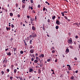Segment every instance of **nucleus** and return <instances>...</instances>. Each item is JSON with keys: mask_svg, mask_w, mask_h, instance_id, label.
Segmentation results:
<instances>
[{"mask_svg": "<svg viewBox=\"0 0 80 80\" xmlns=\"http://www.w3.org/2000/svg\"><path fill=\"white\" fill-rule=\"evenodd\" d=\"M68 43H69V44H72V43H73V42H72V40L71 39H69L68 40Z\"/></svg>", "mask_w": 80, "mask_h": 80, "instance_id": "f257e3e1", "label": "nucleus"}, {"mask_svg": "<svg viewBox=\"0 0 80 80\" xmlns=\"http://www.w3.org/2000/svg\"><path fill=\"white\" fill-rule=\"evenodd\" d=\"M32 37H37V34L35 33H32Z\"/></svg>", "mask_w": 80, "mask_h": 80, "instance_id": "f03ea898", "label": "nucleus"}, {"mask_svg": "<svg viewBox=\"0 0 80 80\" xmlns=\"http://www.w3.org/2000/svg\"><path fill=\"white\" fill-rule=\"evenodd\" d=\"M33 52H34V49H31L30 51V53H33Z\"/></svg>", "mask_w": 80, "mask_h": 80, "instance_id": "7ed1b4c3", "label": "nucleus"}, {"mask_svg": "<svg viewBox=\"0 0 80 80\" xmlns=\"http://www.w3.org/2000/svg\"><path fill=\"white\" fill-rule=\"evenodd\" d=\"M65 52L66 54H67V53H68L69 52V49H68V48L66 49L65 51Z\"/></svg>", "mask_w": 80, "mask_h": 80, "instance_id": "20e7f679", "label": "nucleus"}, {"mask_svg": "<svg viewBox=\"0 0 80 80\" xmlns=\"http://www.w3.org/2000/svg\"><path fill=\"white\" fill-rule=\"evenodd\" d=\"M8 60H4L3 62V63H7V62H8Z\"/></svg>", "mask_w": 80, "mask_h": 80, "instance_id": "39448f33", "label": "nucleus"}, {"mask_svg": "<svg viewBox=\"0 0 80 80\" xmlns=\"http://www.w3.org/2000/svg\"><path fill=\"white\" fill-rule=\"evenodd\" d=\"M56 23L58 25H60V22H59V21L58 20H57V21L56 22Z\"/></svg>", "mask_w": 80, "mask_h": 80, "instance_id": "423d86ee", "label": "nucleus"}, {"mask_svg": "<svg viewBox=\"0 0 80 80\" xmlns=\"http://www.w3.org/2000/svg\"><path fill=\"white\" fill-rule=\"evenodd\" d=\"M36 60H40V58H38V57H36Z\"/></svg>", "mask_w": 80, "mask_h": 80, "instance_id": "0eeeda50", "label": "nucleus"}, {"mask_svg": "<svg viewBox=\"0 0 80 80\" xmlns=\"http://www.w3.org/2000/svg\"><path fill=\"white\" fill-rule=\"evenodd\" d=\"M33 69L31 68L29 69V72H33Z\"/></svg>", "mask_w": 80, "mask_h": 80, "instance_id": "6e6552de", "label": "nucleus"}, {"mask_svg": "<svg viewBox=\"0 0 80 80\" xmlns=\"http://www.w3.org/2000/svg\"><path fill=\"white\" fill-rule=\"evenodd\" d=\"M33 20H34V19H31V23H33Z\"/></svg>", "mask_w": 80, "mask_h": 80, "instance_id": "1a4fd4ad", "label": "nucleus"}, {"mask_svg": "<svg viewBox=\"0 0 80 80\" xmlns=\"http://www.w3.org/2000/svg\"><path fill=\"white\" fill-rule=\"evenodd\" d=\"M32 29L33 30H35V28L34 26L32 27Z\"/></svg>", "mask_w": 80, "mask_h": 80, "instance_id": "9d476101", "label": "nucleus"}, {"mask_svg": "<svg viewBox=\"0 0 80 80\" xmlns=\"http://www.w3.org/2000/svg\"><path fill=\"white\" fill-rule=\"evenodd\" d=\"M13 15V13L11 12L10 13V16H11V17H12Z\"/></svg>", "mask_w": 80, "mask_h": 80, "instance_id": "9b49d317", "label": "nucleus"}, {"mask_svg": "<svg viewBox=\"0 0 80 80\" xmlns=\"http://www.w3.org/2000/svg\"><path fill=\"white\" fill-rule=\"evenodd\" d=\"M11 53H10V52H8L7 54V55H9V56H10V55H11Z\"/></svg>", "mask_w": 80, "mask_h": 80, "instance_id": "f8f14e48", "label": "nucleus"}, {"mask_svg": "<svg viewBox=\"0 0 80 80\" xmlns=\"http://www.w3.org/2000/svg\"><path fill=\"white\" fill-rule=\"evenodd\" d=\"M38 60H35L34 61V63H38Z\"/></svg>", "mask_w": 80, "mask_h": 80, "instance_id": "ddd939ff", "label": "nucleus"}, {"mask_svg": "<svg viewBox=\"0 0 80 80\" xmlns=\"http://www.w3.org/2000/svg\"><path fill=\"white\" fill-rule=\"evenodd\" d=\"M71 79V80H73L74 78H75L73 76H72L71 78H70Z\"/></svg>", "mask_w": 80, "mask_h": 80, "instance_id": "4468645a", "label": "nucleus"}, {"mask_svg": "<svg viewBox=\"0 0 80 80\" xmlns=\"http://www.w3.org/2000/svg\"><path fill=\"white\" fill-rule=\"evenodd\" d=\"M38 73H39L40 74V73H41V70H40V69H39L38 70Z\"/></svg>", "mask_w": 80, "mask_h": 80, "instance_id": "2eb2a0df", "label": "nucleus"}, {"mask_svg": "<svg viewBox=\"0 0 80 80\" xmlns=\"http://www.w3.org/2000/svg\"><path fill=\"white\" fill-rule=\"evenodd\" d=\"M17 69H14V73H16L17 72Z\"/></svg>", "mask_w": 80, "mask_h": 80, "instance_id": "dca6fc26", "label": "nucleus"}, {"mask_svg": "<svg viewBox=\"0 0 80 80\" xmlns=\"http://www.w3.org/2000/svg\"><path fill=\"white\" fill-rule=\"evenodd\" d=\"M55 18H56L55 16H54L52 17V19L53 20H54V19H55Z\"/></svg>", "mask_w": 80, "mask_h": 80, "instance_id": "f3484780", "label": "nucleus"}, {"mask_svg": "<svg viewBox=\"0 0 80 80\" xmlns=\"http://www.w3.org/2000/svg\"><path fill=\"white\" fill-rule=\"evenodd\" d=\"M68 69L69 70H72V68H71V67L70 66L68 68Z\"/></svg>", "mask_w": 80, "mask_h": 80, "instance_id": "a211bd4d", "label": "nucleus"}, {"mask_svg": "<svg viewBox=\"0 0 80 80\" xmlns=\"http://www.w3.org/2000/svg\"><path fill=\"white\" fill-rule=\"evenodd\" d=\"M10 80H13V77H10Z\"/></svg>", "mask_w": 80, "mask_h": 80, "instance_id": "6ab92c4d", "label": "nucleus"}, {"mask_svg": "<svg viewBox=\"0 0 80 80\" xmlns=\"http://www.w3.org/2000/svg\"><path fill=\"white\" fill-rule=\"evenodd\" d=\"M61 14H62V16H64V12H61Z\"/></svg>", "mask_w": 80, "mask_h": 80, "instance_id": "aec40b11", "label": "nucleus"}, {"mask_svg": "<svg viewBox=\"0 0 80 80\" xmlns=\"http://www.w3.org/2000/svg\"><path fill=\"white\" fill-rule=\"evenodd\" d=\"M14 52H16V51H17V48H14Z\"/></svg>", "mask_w": 80, "mask_h": 80, "instance_id": "412c9836", "label": "nucleus"}, {"mask_svg": "<svg viewBox=\"0 0 80 80\" xmlns=\"http://www.w3.org/2000/svg\"><path fill=\"white\" fill-rule=\"evenodd\" d=\"M1 73H2V75H3L4 74V72L3 71H1Z\"/></svg>", "mask_w": 80, "mask_h": 80, "instance_id": "4be33fe9", "label": "nucleus"}, {"mask_svg": "<svg viewBox=\"0 0 80 80\" xmlns=\"http://www.w3.org/2000/svg\"><path fill=\"white\" fill-rule=\"evenodd\" d=\"M20 53L21 54H23V51H20Z\"/></svg>", "mask_w": 80, "mask_h": 80, "instance_id": "5701e85b", "label": "nucleus"}, {"mask_svg": "<svg viewBox=\"0 0 80 80\" xmlns=\"http://www.w3.org/2000/svg\"><path fill=\"white\" fill-rule=\"evenodd\" d=\"M3 67L5 68L7 67V65H6V64H4L3 65Z\"/></svg>", "mask_w": 80, "mask_h": 80, "instance_id": "b1692460", "label": "nucleus"}, {"mask_svg": "<svg viewBox=\"0 0 80 80\" xmlns=\"http://www.w3.org/2000/svg\"><path fill=\"white\" fill-rule=\"evenodd\" d=\"M41 56L43 58V57H44V54H41Z\"/></svg>", "mask_w": 80, "mask_h": 80, "instance_id": "393cba45", "label": "nucleus"}, {"mask_svg": "<svg viewBox=\"0 0 80 80\" xmlns=\"http://www.w3.org/2000/svg\"><path fill=\"white\" fill-rule=\"evenodd\" d=\"M56 29H58V26H56Z\"/></svg>", "mask_w": 80, "mask_h": 80, "instance_id": "a878e982", "label": "nucleus"}, {"mask_svg": "<svg viewBox=\"0 0 80 80\" xmlns=\"http://www.w3.org/2000/svg\"><path fill=\"white\" fill-rule=\"evenodd\" d=\"M69 47L70 48H73V46H70Z\"/></svg>", "mask_w": 80, "mask_h": 80, "instance_id": "bb28decb", "label": "nucleus"}, {"mask_svg": "<svg viewBox=\"0 0 80 80\" xmlns=\"http://www.w3.org/2000/svg\"><path fill=\"white\" fill-rule=\"evenodd\" d=\"M37 15H38V16H40V12H38V13H37Z\"/></svg>", "mask_w": 80, "mask_h": 80, "instance_id": "cd10ccee", "label": "nucleus"}, {"mask_svg": "<svg viewBox=\"0 0 80 80\" xmlns=\"http://www.w3.org/2000/svg\"><path fill=\"white\" fill-rule=\"evenodd\" d=\"M55 50H52V53H55Z\"/></svg>", "mask_w": 80, "mask_h": 80, "instance_id": "c85d7f7f", "label": "nucleus"}, {"mask_svg": "<svg viewBox=\"0 0 80 80\" xmlns=\"http://www.w3.org/2000/svg\"><path fill=\"white\" fill-rule=\"evenodd\" d=\"M64 18H65L66 20H67V19H68V18H67V16H64Z\"/></svg>", "mask_w": 80, "mask_h": 80, "instance_id": "c756f323", "label": "nucleus"}, {"mask_svg": "<svg viewBox=\"0 0 80 80\" xmlns=\"http://www.w3.org/2000/svg\"><path fill=\"white\" fill-rule=\"evenodd\" d=\"M19 78H20V80H23V79H22V77H19Z\"/></svg>", "mask_w": 80, "mask_h": 80, "instance_id": "7c9ffc66", "label": "nucleus"}, {"mask_svg": "<svg viewBox=\"0 0 80 80\" xmlns=\"http://www.w3.org/2000/svg\"><path fill=\"white\" fill-rule=\"evenodd\" d=\"M11 27H12V28H13V27H14V25H13V24H12L11 25Z\"/></svg>", "mask_w": 80, "mask_h": 80, "instance_id": "2f4dec72", "label": "nucleus"}, {"mask_svg": "<svg viewBox=\"0 0 80 80\" xmlns=\"http://www.w3.org/2000/svg\"><path fill=\"white\" fill-rule=\"evenodd\" d=\"M25 7V5L22 6V8H24Z\"/></svg>", "mask_w": 80, "mask_h": 80, "instance_id": "473e14b6", "label": "nucleus"}, {"mask_svg": "<svg viewBox=\"0 0 80 80\" xmlns=\"http://www.w3.org/2000/svg\"><path fill=\"white\" fill-rule=\"evenodd\" d=\"M33 48V46H31L30 47V48H31H31Z\"/></svg>", "mask_w": 80, "mask_h": 80, "instance_id": "72a5a7b5", "label": "nucleus"}, {"mask_svg": "<svg viewBox=\"0 0 80 80\" xmlns=\"http://www.w3.org/2000/svg\"><path fill=\"white\" fill-rule=\"evenodd\" d=\"M34 60V59H33V58H31V61H33Z\"/></svg>", "mask_w": 80, "mask_h": 80, "instance_id": "f704fd0d", "label": "nucleus"}, {"mask_svg": "<svg viewBox=\"0 0 80 80\" xmlns=\"http://www.w3.org/2000/svg\"><path fill=\"white\" fill-rule=\"evenodd\" d=\"M42 29H43V30H44V31H45V28L43 27H42Z\"/></svg>", "mask_w": 80, "mask_h": 80, "instance_id": "c9c22d12", "label": "nucleus"}, {"mask_svg": "<svg viewBox=\"0 0 80 80\" xmlns=\"http://www.w3.org/2000/svg\"><path fill=\"white\" fill-rule=\"evenodd\" d=\"M9 71H10V70H9V69H7V72H9Z\"/></svg>", "mask_w": 80, "mask_h": 80, "instance_id": "e433bc0d", "label": "nucleus"}, {"mask_svg": "<svg viewBox=\"0 0 80 80\" xmlns=\"http://www.w3.org/2000/svg\"><path fill=\"white\" fill-rule=\"evenodd\" d=\"M50 22V19H48V22L49 23Z\"/></svg>", "mask_w": 80, "mask_h": 80, "instance_id": "4c0bfd02", "label": "nucleus"}, {"mask_svg": "<svg viewBox=\"0 0 80 80\" xmlns=\"http://www.w3.org/2000/svg\"><path fill=\"white\" fill-rule=\"evenodd\" d=\"M18 18H20V14H18Z\"/></svg>", "mask_w": 80, "mask_h": 80, "instance_id": "58836bf2", "label": "nucleus"}, {"mask_svg": "<svg viewBox=\"0 0 80 80\" xmlns=\"http://www.w3.org/2000/svg\"><path fill=\"white\" fill-rule=\"evenodd\" d=\"M38 8H40V5L39 4V5H38Z\"/></svg>", "mask_w": 80, "mask_h": 80, "instance_id": "ea45409f", "label": "nucleus"}, {"mask_svg": "<svg viewBox=\"0 0 80 80\" xmlns=\"http://www.w3.org/2000/svg\"><path fill=\"white\" fill-rule=\"evenodd\" d=\"M43 11H44L45 10V8L44 7V8H43Z\"/></svg>", "mask_w": 80, "mask_h": 80, "instance_id": "a19ab883", "label": "nucleus"}, {"mask_svg": "<svg viewBox=\"0 0 80 80\" xmlns=\"http://www.w3.org/2000/svg\"><path fill=\"white\" fill-rule=\"evenodd\" d=\"M73 25H77L78 26V24H77V23H73Z\"/></svg>", "mask_w": 80, "mask_h": 80, "instance_id": "79ce46f5", "label": "nucleus"}, {"mask_svg": "<svg viewBox=\"0 0 80 80\" xmlns=\"http://www.w3.org/2000/svg\"><path fill=\"white\" fill-rule=\"evenodd\" d=\"M74 60H77V58H75Z\"/></svg>", "mask_w": 80, "mask_h": 80, "instance_id": "37998d69", "label": "nucleus"}, {"mask_svg": "<svg viewBox=\"0 0 80 80\" xmlns=\"http://www.w3.org/2000/svg\"><path fill=\"white\" fill-rule=\"evenodd\" d=\"M27 18H30V16H27Z\"/></svg>", "mask_w": 80, "mask_h": 80, "instance_id": "c03bdc74", "label": "nucleus"}, {"mask_svg": "<svg viewBox=\"0 0 80 80\" xmlns=\"http://www.w3.org/2000/svg\"><path fill=\"white\" fill-rule=\"evenodd\" d=\"M31 3H33V1L32 0H31Z\"/></svg>", "mask_w": 80, "mask_h": 80, "instance_id": "a18cd8bd", "label": "nucleus"}, {"mask_svg": "<svg viewBox=\"0 0 80 80\" xmlns=\"http://www.w3.org/2000/svg\"><path fill=\"white\" fill-rule=\"evenodd\" d=\"M68 35H69V36H70V35H71V33L69 32Z\"/></svg>", "mask_w": 80, "mask_h": 80, "instance_id": "49530a36", "label": "nucleus"}, {"mask_svg": "<svg viewBox=\"0 0 80 80\" xmlns=\"http://www.w3.org/2000/svg\"><path fill=\"white\" fill-rule=\"evenodd\" d=\"M48 62H50V59H48L47 60Z\"/></svg>", "mask_w": 80, "mask_h": 80, "instance_id": "de8ad7c7", "label": "nucleus"}, {"mask_svg": "<svg viewBox=\"0 0 80 80\" xmlns=\"http://www.w3.org/2000/svg\"><path fill=\"white\" fill-rule=\"evenodd\" d=\"M42 61H43V59H41L40 61V63H42Z\"/></svg>", "mask_w": 80, "mask_h": 80, "instance_id": "09e8293b", "label": "nucleus"}, {"mask_svg": "<svg viewBox=\"0 0 80 80\" xmlns=\"http://www.w3.org/2000/svg\"><path fill=\"white\" fill-rule=\"evenodd\" d=\"M25 44V45L26 46H27V43H26V42H25L24 43Z\"/></svg>", "mask_w": 80, "mask_h": 80, "instance_id": "8fccbe9b", "label": "nucleus"}, {"mask_svg": "<svg viewBox=\"0 0 80 80\" xmlns=\"http://www.w3.org/2000/svg\"><path fill=\"white\" fill-rule=\"evenodd\" d=\"M6 29H7V31H8L9 30L8 29V28L6 27Z\"/></svg>", "mask_w": 80, "mask_h": 80, "instance_id": "3c124183", "label": "nucleus"}, {"mask_svg": "<svg viewBox=\"0 0 80 80\" xmlns=\"http://www.w3.org/2000/svg\"><path fill=\"white\" fill-rule=\"evenodd\" d=\"M32 12L34 13H35V12L34 11H32Z\"/></svg>", "mask_w": 80, "mask_h": 80, "instance_id": "603ef678", "label": "nucleus"}, {"mask_svg": "<svg viewBox=\"0 0 80 80\" xmlns=\"http://www.w3.org/2000/svg\"><path fill=\"white\" fill-rule=\"evenodd\" d=\"M75 38H78V36H75Z\"/></svg>", "mask_w": 80, "mask_h": 80, "instance_id": "864d4df0", "label": "nucleus"}, {"mask_svg": "<svg viewBox=\"0 0 80 80\" xmlns=\"http://www.w3.org/2000/svg\"><path fill=\"white\" fill-rule=\"evenodd\" d=\"M75 73H78V71L77 70L76 71Z\"/></svg>", "mask_w": 80, "mask_h": 80, "instance_id": "5fc2aeb1", "label": "nucleus"}, {"mask_svg": "<svg viewBox=\"0 0 80 80\" xmlns=\"http://www.w3.org/2000/svg\"><path fill=\"white\" fill-rule=\"evenodd\" d=\"M32 76H29V79H30L31 78H32Z\"/></svg>", "mask_w": 80, "mask_h": 80, "instance_id": "6e6d98bb", "label": "nucleus"}, {"mask_svg": "<svg viewBox=\"0 0 80 80\" xmlns=\"http://www.w3.org/2000/svg\"><path fill=\"white\" fill-rule=\"evenodd\" d=\"M63 12L67 13H68V12H67V11H64Z\"/></svg>", "mask_w": 80, "mask_h": 80, "instance_id": "4d7b16f0", "label": "nucleus"}, {"mask_svg": "<svg viewBox=\"0 0 80 80\" xmlns=\"http://www.w3.org/2000/svg\"><path fill=\"white\" fill-rule=\"evenodd\" d=\"M35 55H36V56H38V53H36Z\"/></svg>", "mask_w": 80, "mask_h": 80, "instance_id": "13d9d810", "label": "nucleus"}, {"mask_svg": "<svg viewBox=\"0 0 80 80\" xmlns=\"http://www.w3.org/2000/svg\"><path fill=\"white\" fill-rule=\"evenodd\" d=\"M8 50V48H7V49H5V51H7V50Z\"/></svg>", "mask_w": 80, "mask_h": 80, "instance_id": "bf43d9fd", "label": "nucleus"}, {"mask_svg": "<svg viewBox=\"0 0 80 80\" xmlns=\"http://www.w3.org/2000/svg\"><path fill=\"white\" fill-rule=\"evenodd\" d=\"M78 48H79V49H80V45H79Z\"/></svg>", "mask_w": 80, "mask_h": 80, "instance_id": "052dcab7", "label": "nucleus"}, {"mask_svg": "<svg viewBox=\"0 0 80 80\" xmlns=\"http://www.w3.org/2000/svg\"><path fill=\"white\" fill-rule=\"evenodd\" d=\"M7 77H10V75H8Z\"/></svg>", "mask_w": 80, "mask_h": 80, "instance_id": "680f3d73", "label": "nucleus"}, {"mask_svg": "<svg viewBox=\"0 0 80 80\" xmlns=\"http://www.w3.org/2000/svg\"><path fill=\"white\" fill-rule=\"evenodd\" d=\"M67 66H68V67H70V65H68V64L67 65Z\"/></svg>", "mask_w": 80, "mask_h": 80, "instance_id": "e2e57ef3", "label": "nucleus"}, {"mask_svg": "<svg viewBox=\"0 0 80 80\" xmlns=\"http://www.w3.org/2000/svg\"><path fill=\"white\" fill-rule=\"evenodd\" d=\"M22 24H23V22H21L20 23V25H22Z\"/></svg>", "mask_w": 80, "mask_h": 80, "instance_id": "0e129e2a", "label": "nucleus"}, {"mask_svg": "<svg viewBox=\"0 0 80 80\" xmlns=\"http://www.w3.org/2000/svg\"><path fill=\"white\" fill-rule=\"evenodd\" d=\"M57 62V59H56L55 60V62Z\"/></svg>", "mask_w": 80, "mask_h": 80, "instance_id": "69168bd1", "label": "nucleus"}, {"mask_svg": "<svg viewBox=\"0 0 80 80\" xmlns=\"http://www.w3.org/2000/svg\"><path fill=\"white\" fill-rule=\"evenodd\" d=\"M16 7H18V4H16Z\"/></svg>", "mask_w": 80, "mask_h": 80, "instance_id": "338daca9", "label": "nucleus"}, {"mask_svg": "<svg viewBox=\"0 0 80 80\" xmlns=\"http://www.w3.org/2000/svg\"><path fill=\"white\" fill-rule=\"evenodd\" d=\"M30 42H32V40L30 41Z\"/></svg>", "mask_w": 80, "mask_h": 80, "instance_id": "774afa93", "label": "nucleus"}]
</instances>
